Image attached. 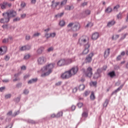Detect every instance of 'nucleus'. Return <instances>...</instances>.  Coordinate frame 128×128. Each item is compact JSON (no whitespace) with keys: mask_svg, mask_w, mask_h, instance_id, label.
Here are the masks:
<instances>
[{"mask_svg":"<svg viewBox=\"0 0 128 128\" xmlns=\"http://www.w3.org/2000/svg\"><path fill=\"white\" fill-rule=\"evenodd\" d=\"M55 66V63H51L44 66L42 68V70L44 73L42 75V76H49V74H50L52 72V70Z\"/></svg>","mask_w":128,"mask_h":128,"instance_id":"nucleus-1","label":"nucleus"},{"mask_svg":"<svg viewBox=\"0 0 128 128\" xmlns=\"http://www.w3.org/2000/svg\"><path fill=\"white\" fill-rule=\"evenodd\" d=\"M67 28L68 32H78V30H80V23L76 22H70L67 26Z\"/></svg>","mask_w":128,"mask_h":128,"instance_id":"nucleus-2","label":"nucleus"},{"mask_svg":"<svg viewBox=\"0 0 128 128\" xmlns=\"http://www.w3.org/2000/svg\"><path fill=\"white\" fill-rule=\"evenodd\" d=\"M78 44H80V46H86V44H88V38L86 36H81L79 38Z\"/></svg>","mask_w":128,"mask_h":128,"instance_id":"nucleus-3","label":"nucleus"},{"mask_svg":"<svg viewBox=\"0 0 128 128\" xmlns=\"http://www.w3.org/2000/svg\"><path fill=\"white\" fill-rule=\"evenodd\" d=\"M72 76V75L70 70L65 72L61 75V78H63V80H68V78H70Z\"/></svg>","mask_w":128,"mask_h":128,"instance_id":"nucleus-4","label":"nucleus"},{"mask_svg":"<svg viewBox=\"0 0 128 128\" xmlns=\"http://www.w3.org/2000/svg\"><path fill=\"white\" fill-rule=\"evenodd\" d=\"M3 16H16V12L11 10H8L7 12L2 14Z\"/></svg>","mask_w":128,"mask_h":128,"instance_id":"nucleus-5","label":"nucleus"},{"mask_svg":"<svg viewBox=\"0 0 128 128\" xmlns=\"http://www.w3.org/2000/svg\"><path fill=\"white\" fill-rule=\"evenodd\" d=\"M92 56H94V53L92 52L87 56L84 60L86 64H90L92 60Z\"/></svg>","mask_w":128,"mask_h":128,"instance_id":"nucleus-6","label":"nucleus"},{"mask_svg":"<svg viewBox=\"0 0 128 128\" xmlns=\"http://www.w3.org/2000/svg\"><path fill=\"white\" fill-rule=\"evenodd\" d=\"M1 8L2 10H5L6 8V7L8 6V8L12 7V3H8L6 2H4L2 4H0Z\"/></svg>","mask_w":128,"mask_h":128,"instance_id":"nucleus-7","label":"nucleus"},{"mask_svg":"<svg viewBox=\"0 0 128 128\" xmlns=\"http://www.w3.org/2000/svg\"><path fill=\"white\" fill-rule=\"evenodd\" d=\"M85 76L88 78H92V68L91 67H88L86 71L85 72Z\"/></svg>","mask_w":128,"mask_h":128,"instance_id":"nucleus-8","label":"nucleus"},{"mask_svg":"<svg viewBox=\"0 0 128 128\" xmlns=\"http://www.w3.org/2000/svg\"><path fill=\"white\" fill-rule=\"evenodd\" d=\"M38 64H44L46 62V58L44 56H40L38 60Z\"/></svg>","mask_w":128,"mask_h":128,"instance_id":"nucleus-9","label":"nucleus"},{"mask_svg":"<svg viewBox=\"0 0 128 128\" xmlns=\"http://www.w3.org/2000/svg\"><path fill=\"white\" fill-rule=\"evenodd\" d=\"M8 48L6 46H2L0 48V56H2V54H4L6 52V50Z\"/></svg>","mask_w":128,"mask_h":128,"instance_id":"nucleus-10","label":"nucleus"},{"mask_svg":"<svg viewBox=\"0 0 128 128\" xmlns=\"http://www.w3.org/2000/svg\"><path fill=\"white\" fill-rule=\"evenodd\" d=\"M58 66H66V60L65 59H61L58 60L57 62Z\"/></svg>","mask_w":128,"mask_h":128,"instance_id":"nucleus-11","label":"nucleus"},{"mask_svg":"<svg viewBox=\"0 0 128 128\" xmlns=\"http://www.w3.org/2000/svg\"><path fill=\"white\" fill-rule=\"evenodd\" d=\"M78 67H74L72 69L69 70L72 76H74V74H76V72H78Z\"/></svg>","mask_w":128,"mask_h":128,"instance_id":"nucleus-12","label":"nucleus"},{"mask_svg":"<svg viewBox=\"0 0 128 128\" xmlns=\"http://www.w3.org/2000/svg\"><path fill=\"white\" fill-rule=\"evenodd\" d=\"M90 46V44H87L85 46H84V49L82 52L83 54H88V52H90V50H88Z\"/></svg>","mask_w":128,"mask_h":128,"instance_id":"nucleus-13","label":"nucleus"},{"mask_svg":"<svg viewBox=\"0 0 128 128\" xmlns=\"http://www.w3.org/2000/svg\"><path fill=\"white\" fill-rule=\"evenodd\" d=\"M75 61H76V60H74V58L65 60L66 66H68V64H72V62H75Z\"/></svg>","mask_w":128,"mask_h":128,"instance_id":"nucleus-14","label":"nucleus"},{"mask_svg":"<svg viewBox=\"0 0 128 128\" xmlns=\"http://www.w3.org/2000/svg\"><path fill=\"white\" fill-rule=\"evenodd\" d=\"M10 17L6 16L4 18H1L0 20V22L2 24H6V22H10Z\"/></svg>","mask_w":128,"mask_h":128,"instance_id":"nucleus-15","label":"nucleus"},{"mask_svg":"<svg viewBox=\"0 0 128 128\" xmlns=\"http://www.w3.org/2000/svg\"><path fill=\"white\" fill-rule=\"evenodd\" d=\"M98 38H100V34L98 32H94L92 36V39L93 40H96Z\"/></svg>","mask_w":128,"mask_h":128,"instance_id":"nucleus-16","label":"nucleus"},{"mask_svg":"<svg viewBox=\"0 0 128 128\" xmlns=\"http://www.w3.org/2000/svg\"><path fill=\"white\" fill-rule=\"evenodd\" d=\"M31 47L30 46H23L20 48V50H30Z\"/></svg>","mask_w":128,"mask_h":128,"instance_id":"nucleus-17","label":"nucleus"},{"mask_svg":"<svg viewBox=\"0 0 128 128\" xmlns=\"http://www.w3.org/2000/svg\"><path fill=\"white\" fill-rule=\"evenodd\" d=\"M60 4V2H54V0H53L52 1V4L51 5V6L52 8H56Z\"/></svg>","mask_w":128,"mask_h":128,"instance_id":"nucleus-18","label":"nucleus"},{"mask_svg":"<svg viewBox=\"0 0 128 128\" xmlns=\"http://www.w3.org/2000/svg\"><path fill=\"white\" fill-rule=\"evenodd\" d=\"M44 50V47L41 46L37 50V54H42Z\"/></svg>","mask_w":128,"mask_h":128,"instance_id":"nucleus-19","label":"nucleus"},{"mask_svg":"<svg viewBox=\"0 0 128 128\" xmlns=\"http://www.w3.org/2000/svg\"><path fill=\"white\" fill-rule=\"evenodd\" d=\"M112 12V6H108L106 10H105V12L106 14H110Z\"/></svg>","mask_w":128,"mask_h":128,"instance_id":"nucleus-20","label":"nucleus"},{"mask_svg":"<svg viewBox=\"0 0 128 128\" xmlns=\"http://www.w3.org/2000/svg\"><path fill=\"white\" fill-rule=\"evenodd\" d=\"M110 48H108L105 50L104 56L106 58L110 56Z\"/></svg>","mask_w":128,"mask_h":128,"instance_id":"nucleus-21","label":"nucleus"},{"mask_svg":"<svg viewBox=\"0 0 128 128\" xmlns=\"http://www.w3.org/2000/svg\"><path fill=\"white\" fill-rule=\"evenodd\" d=\"M115 24L116 22L114 20L110 21L108 23L107 26L110 28V26H112L114 25Z\"/></svg>","mask_w":128,"mask_h":128,"instance_id":"nucleus-22","label":"nucleus"},{"mask_svg":"<svg viewBox=\"0 0 128 128\" xmlns=\"http://www.w3.org/2000/svg\"><path fill=\"white\" fill-rule=\"evenodd\" d=\"M59 26H61V28H64V26H66V21L64 20H60L59 22Z\"/></svg>","mask_w":128,"mask_h":128,"instance_id":"nucleus-23","label":"nucleus"},{"mask_svg":"<svg viewBox=\"0 0 128 128\" xmlns=\"http://www.w3.org/2000/svg\"><path fill=\"white\" fill-rule=\"evenodd\" d=\"M38 82V78H32L28 82V84H34V82Z\"/></svg>","mask_w":128,"mask_h":128,"instance_id":"nucleus-24","label":"nucleus"},{"mask_svg":"<svg viewBox=\"0 0 128 128\" xmlns=\"http://www.w3.org/2000/svg\"><path fill=\"white\" fill-rule=\"evenodd\" d=\"M66 2H68V0H62L60 4V6L59 8H58L57 10H60V8L62 7L63 6L66 4Z\"/></svg>","mask_w":128,"mask_h":128,"instance_id":"nucleus-25","label":"nucleus"},{"mask_svg":"<svg viewBox=\"0 0 128 128\" xmlns=\"http://www.w3.org/2000/svg\"><path fill=\"white\" fill-rule=\"evenodd\" d=\"M74 7L72 6H70L68 5H67L65 6V10H74Z\"/></svg>","mask_w":128,"mask_h":128,"instance_id":"nucleus-26","label":"nucleus"},{"mask_svg":"<svg viewBox=\"0 0 128 128\" xmlns=\"http://www.w3.org/2000/svg\"><path fill=\"white\" fill-rule=\"evenodd\" d=\"M108 76H109L110 78H114V76H116V72H114V71H112L111 72H110L108 74Z\"/></svg>","mask_w":128,"mask_h":128,"instance_id":"nucleus-27","label":"nucleus"},{"mask_svg":"<svg viewBox=\"0 0 128 128\" xmlns=\"http://www.w3.org/2000/svg\"><path fill=\"white\" fill-rule=\"evenodd\" d=\"M123 87H124V84L121 85L116 90H115L112 92V94H116L118 92H120V90H122V88Z\"/></svg>","mask_w":128,"mask_h":128,"instance_id":"nucleus-28","label":"nucleus"},{"mask_svg":"<svg viewBox=\"0 0 128 128\" xmlns=\"http://www.w3.org/2000/svg\"><path fill=\"white\" fill-rule=\"evenodd\" d=\"M82 118H86L88 116V112H84L82 114Z\"/></svg>","mask_w":128,"mask_h":128,"instance_id":"nucleus-29","label":"nucleus"},{"mask_svg":"<svg viewBox=\"0 0 128 128\" xmlns=\"http://www.w3.org/2000/svg\"><path fill=\"white\" fill-rule=\"evenodd\" d=\"M120 38V35L118 34H116V35H113L112 38V40H118Z\"/></svg>","mask_w":128,"mask_h":128,"instance_id":"nucleus-30","label":"nucleus"},{"mask_svg":"<svg viewBox=\"0 0 128 128\" xmlns=\"http://www.w3.org/2000/svg\"><path fill=\"white\" fill-rule=\"evenodd\" d=\"M90 98L92 100H96V96H94V92H92Z\"/></svg>","mask_w":128,"mask_h":128,"instance_id":"nucleus-31","label":"nucleus"},{"mask_svg":"<svg viewBox=\"0 0 128 128\" xmlns=\"http://www.w3.org/2000/svg\"><path fill=\"white\" fill-rule=\"evenodd\" d=\"M120 8V4H117L114 7V12H118V8Z\"/></svg>","mask_w":128,"mask_h":128,"instance_id":"nucleus-32","label":"nucleus"},{"mask_svg":"<svg viewBox=\"0 0 128 128\" xmlns=\"http://www.w3.org/2000/svg\"><path fill=\"white\" fill-rule=\"evenodd\" d=\"M109 102H110V100L108 99H106L104 104V106L105 108H106V106H108V104Z\"/></svg>","mask_w":128,"mask_h":128,"instance_id":"nucleus-33","label":"nucleus"},{"mask_svg":"<svg viewBox=\"0 0 128 128\" xmlns=\"http://www.w3.org/2000/svg\"><path fill=\"white\" fill-rule=\"evenodd\" d=\"M92 26H94V24H92V22H88L85 26V28H92Z\"/></svg>","mask_w":128,"mask_h":128,"instance_id":"nucleus-34","label":"nucleus"},{"mask_svg":"<svg viewBox=\"0 0 128 128\" xmlns=\"http://www.w3.org/2000/svg\"><path fill=\"white\" fill-rule=\"evenodd\" d=\"M84 88L86 87L84 84H80V85L78 88L80 90H84Z\"/></svg>","mask_w":128,"mask_h":128,"instance_id":"nucleus-35","label":"nucleus"},{"mask_svg":"<svg viewBox=\"0 0 128 128\" xmlns=\"http://www.w3.org/2000/svg\"><path fill=\"white\" fill-rule=\"evenodd\" d=\"M90 94V91L87 90H86L85 92H84V96H88V94Z\"/></svg>","mask_w":128,"mask_h":128,"instance_id":"nucleus-36","label":"nucleus"},{"mask_svg":"<svg viewBox=\"0 0 128 128\" xmlns=\"http://www.w3.org/2000/svg\"><path fill=\"white\" fill-rule=\"evenodd\" d=\"M62 112H60L56 114V118H60V116H62Z\"/></svg>","mask_w":128,"mask_h":128,"instance_id":"nucleus-37","label":"nucleus"},{"mask_svg":"<svg viewBox=\"0 0 128 128\" xmlns=\"http://www.w3.org/2000/svg\"><path fill=\"white\" fill-rule=\"evenodd\" d=\"M40 36V33L36 32L33 34V38H36V36Z\"/></svg>","mask_w":128,"mask_h":128,"instance_id":"nucleus-38","label":"nucleus"},{"mask_svg":"<svg viewBox=\"0 0 128 128\" xmlns=\"http://www.w3.org/2000/svg\"><path fill=\"white\" fill-rule=\"evenodd\" d=\"M19 20H20V18L19 17H16L13 19V22H18Z\"/></svg>","mask_w":128,"mask_h":128,"instance_id":"nucleus-39","label":"nucleus"},{"mask_svg":"<svg viewBox=\"0 0 128 128\" xmlns=\"http://www.w3.org/2000/svg\"><path fill=\"white\" fill-rule=\"evenodd\" d=\"M20 6L22 8H24L26 6V4L24 2H22Z\"/></svg>","mask_w":128,"mask_h":128,"instance_id":"nucleus-40","label":"nucleus"},{"mask_svg":"<svg viewBox=\"0 0 128 128\" xmlns=\"http://www.w3.org/2000/svg\"><path fill=\"white\" fill-rule=\"evenodd\" d=\"M127 34H122V36L120 38V40H124Z\"/></svg>","mask_w":128,"mask_h":128,"instance_id":"nucleus-41","label":"nucleus"},{"mask_svg":"<svg viewBox=\"0 0 128 128\" xmlns=\"http://www.w3.org/2000/svg\"><path fill=\"white\" fill-rule=\"evenodd\" d=\"M85 14H86V16H89V14H90V11L89 10H87L84 11Z\"/></svg>","mask_w":128,"mask_h":128,"instance_id":"nucleus-42","label":"nucleus"},{"mask_svg":"<svg viewBox=\"0 0 128 128\" xmlns=\"http://www.w3.org/2000/svg\"><path fill=\"white\" fill-rule=\"evenodd\" d=\"M28 122L29 124H36V122L34 120H28Z\"/></svg>","mask_w":128,"mask_h":128,"instance_id":"nucleus-43","label":"nucleus"},{"mask_svg":"<svg viewBox=\"0 0 128 128\" xmlns=\"http://www.w3.org/2000/svg\"><path fill=\"white\" fill-rule=\"evenodd\" d=\"M94 78H100V74L98 73H96L94 74Z\"/></svg>","mask_w":128,"mask_h":128,"instance_id":"nucleus-44","label":"nucleus"},{"mask_svg":"<svg viewBox=\"0 0 128 128\" xmlns=\"http://www.w3.org/2000/svg\"><path fill=\"white\" fill-rule=\"evenodd\" d=\"M18 114H20V111H17L12 115V116H16Z\"/></svg>","mask_w":128,"mask_h":128,"instance_id":"nucleus-45","label":"nucleus"},{"mask_svg":"<svg viewBox=\"0 0 128 128\" xmlns=\"http://www.w3.org/2000/svg\"><path fill=\"white\" fill-rule=\"evenodd\" d=\"M64 12H62L61 13H58V14L56 15L55 16H64Z\"/></svg>","mask_w":128,"mask_h":128,"instance_id":"nucleus-46","label":"nucleus"},{"mask_svg":"<svg viewBox=\"0 0 128 128\" xmlns=\"http://www.w3.org/2000/svg\"><path fill=\"white\" fill-rule=\"evenodd\" d=\"M30 58V54H26L24 56V60H28Z\"/></svg>","mask_w":128,"mask_h":128,"instance_id":"nucleus-47","label":"nucleus"},{"mask_svg":"<svg viewBox=\"0 0 128 128\" xmlns=\"http://www.w3.org/2000/svg\"><path fill=\"white\" fill-rule=\"evenodd\" d=\"M45 36L46 38H50V34L46 33L45 34Z\"/></svg>","mask_w":128,"mask_h":128,"instance_id":"nucleus-48","label":"nucleus"},{"mask_svg":"<svg viewBox=\"0 0 128 128\" xmlns=\"http://www.w3.org/2000/svg\"><path fill=\"white\" fill-rule=\"evenodd\" d=\"M11 96H12V94H6V95L5 96V98H6V99H8V98H10Z\"/></svg>","mask_w":128,"mask_h":128,"instance_id":"nucleus-49","label":"nucleus"},{"mask_svg":"<svg viewBox=\"0 0 128 128\" xmlns=\"http://www.w3.org/2000/svg\"><path fill=\"white\" fill-rule=\"evenodd\" d=\"M56 36V32H53V33L50 34V38H54V36Z\"/></svg>","mask_w":128,"mask_h":128,"instance_id":"nucleus-50","label":"nucleus"},{"mask_svg":"<svg viewBox=\"0 0 128 128\" xmlns=\"http://www.w3.org/2000/svg\"><path fill=\"white\" fill-rule=\"evenodd\" d=\"M82 106H84V104H82V102H80L78 104V108H82Z\"/></svg>","mask_w":128,"mask_h":128,"instance_id":"nucleus-51","label":"nucleus"},{"mask_svg":"<svg viewBox=\"0 0 128 128\" xmlns=\"http://www.w3.org/2000/svg\"><path fill=\"white\" fill-rule=\"evenodd\" d=\"M85 6H88V2H84L81 4V6L83 8Z\"/></svg>","mask_w":128,"mask_h":128,"instance_id":"nucleus-52","label":"nucleus"},{"mask_svg":"<svg viewBox=\"0 0 128 128\" xmlns=\"http://www.w3.org/2000/svg\"><path fill=\"white\" fill-rule=\"evenodd\" d=\"M54 50V48L52 47H50L48 49V52H52Z\"/></svg>","mask_w":128,"mask_h":128,"instance_id":"nucleus-53","label":"nucleus"},{"mask_svg":"<svg viewBox=\"0 0 128 128\" xmlns=\"http://www.w3.org/2000/svg\"><path fill=\"white\" fill-rule=\"evenodd\" d=\"M28 92H29L28 90L26 89H25L24 91V94H28Z\"/></svg>","mask_w":128,"mask_h":128,"instance_id":"nucleus-54","label":"nucleus"},{"mask_svg":"<svg viewBox=\"0 0 128 128\" xmlns=\"http://www.w3.org/2000/svg\"><path fill=\"white\" fill-rule=\"evenodd\" d=\"M124 28H126V26L122 27L121 29L118 30V32H120L123 30H124Z\"/></svg>","mask_w":128,"mask_h":128,"instance_id":"nucleus-55","label":"nucleus"},{"mask_svg":"<svg viewBox=\"0 0 128 128\" xmlns=\"http://www.w3.org/2000/svg\"><path fill=\"white\" fill-rule=\"evenodd\" d=\"M50 118H56V115L55 114H52L50 115Z\"/></svg>","mask_w":128,"mask_h":128,"instance_id":"nucleus-56","label":"nucleus"},{"mask_svg":"<svg viewBox=\"0 0 128 128\" xmlns=\"http://www.w3.org/2000/svg\"><path fill=\"white\" fill-rule=\"evenodd\" d=\"M3 42L4 44H6V42H8V39L6 38V39H4L3 40Z\"/></svg>","mask_w":128,"mask_h":128,"instance_id":"nucleus-57","label":"nucleus"},{"mask_svg":"<svg viewBox=\"0 0 128 128\" xmlns=\"http://www.w3.org/2000/svg\"><path fill=\"white\" fill-rule=\"evenodd\" d=\"M78 92V88H74L73 90H72V92L75 94V92Z\"/></svg>","mask_w":128,"mask_h":128,"instance_id":"nucleus-58","label":"nucleus"},{"mask_svg":"<svg viewBox=\"0 0 128 128\" xmlns=\"http://www.w3.org/2000/svg\"><path fill=\"white\" fill-rule=\"evenodd\" d=\"M16 88H22V83H18L16 85Z\"/></svg>","mask_w":128,"mask_h":128,"instance_id":"nucleus-59","label":"nucleus"},{"mask_svg":"<svg viewBox=\"0 0 128 128\" xmlns=\"http://www.w3.org/2000/svg\"><path fill=\"white\" fill-rule=\"evenodd\" d=\"M21 70H26V67L25 66H23L21 67Z\"/></svg>","mask_w":128,"mask_h":128,"instance_id":"nucleus-60","label":"nucleus"},{"mask_svg":"<svg viewBox=\"0 0 128 128\" xmlns=\"http://www.w3.org/2000/svg\"><path fill=\"white\" fill-rule=\"evenodd\" d=\"M117 60H122V56L120 55L118 56L116 58Z\"/></svg>","mask_w":128,"mask_h":128,"instance_id":"nucleus-61","label":"nucleus"},{"mask_svg":"<svg viewBox=\"0 0 128 128\" xmlns=\"http://www.w3.org/2000/svg\"><path fill=\"white\" fill-rule=\"evenodd\" d=\"M5 60H10V56H5Z\"/></svg>","mask_w":128,"mask_h":128,"instance_id":"nucleus-62","label":"nucleus"},{"mask_svg":"<svg viewBox=\"0 0 128 128\" xmlns=\"http://www.w3.org/2000/svg\"><path fill=\"white\" fill-rule=\"evenodd\" d=\"M12 128V124H10L6 127V128Z\"/></svg>","mask_w":128,"mask_h":128,"instance_id":"nucleus-63","label":"nucleus"},{"mask_svg":"<svg viewBox=\"0 0 128 128\" xmlns=\"http://www.w3.org/2000/svg\"><path fill=\"white\" fill-rule=\"evenodd\" d=\"M3 28H8V25L6 24H4L2 26Z\"/></svg>","mask_w":128,"mask_h":128,"instance_id":"nucleus-64","label":"nucleus"}]
</instances>
